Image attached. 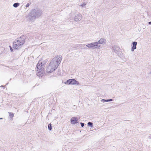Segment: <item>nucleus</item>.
Returning a JSON list of instances; mask_svg holds the SVG:
<instances>
[{
	"instance_id": "1",
	"label": "nucleus",
	"mask_w": 151,
	"mask_h": 151,
	"mask_svg": "<svg viewBox=\"0 0 151 151\" xmlns=\"http://www.w3.org/2000/svg\"><path fill=\"white\" fill-rule=\"evenodd\" d=\"M42 13V10L36 8L33 9L28 15L29 19L31 21H33L36 18L40 17Z\"/></svg>"
},
{
	"instance_id": "2",
	"label": "nucleus",
	"mask_w": 151,
	"mask_h": 151,
	"mask_svg": "<svg viewBox=\"0 0 151 151\" xmlns=\"http://www.w3.org/2000/svg\"><path fill=\"white\" fill-rule=\"evenodd\" d=\"M45 65V63H42V61L40 60L37 64V74L39 77H42L43 76L44 72V68Z\"/></svg>"
},
{
	"instance_id": "3",
	"label": "nucleus",
	"mask_w": 151,
	"mask_h": 151,
	"mask_svg": "<svg viewBox=\"0 0 151 151\" xmlns=\"http://www.w3.org/2000/svg\"><path fill=\"white\" fill-rule=\"evenodd\" d=\"M25 42L24 38L23 37H20L15 40L13 43V47L15 49H19L22 46Z\"/></svg>"
},
{
	"instance_id": "4",
	"label": "nucleus",
	"mask_w": 151,
	"mask_h": 151,
	"mask_svg": "<svg viewBox=\"0 0 151 151\" xmlns=\"http://www.w3.org/2000/svg\"><path fill=\"white\" fill-rule=\"evenodd\" d=\"M61 60V56L58 55L52 59L49 64L52 66L55 69H56L60 63Z\"/></svg>"
},
{
	"instance_id": "5",
	"label": "nucleus",
	"mask_w": 151,
	"mask_h": 151,
	"mask_svg": "<svg viewBox=\"0 0 151 151\" xmlns=\"http://www.w3.org/2000/svg\"><path fill=\"white\" fill-rule=\"evenodd\" d=\"M86 46L89 49H96L97 48H99V47H100V46H98L97 42L90 43L86 45Z\"/></svg>"
},
{
	"instance_id": "6",
	"label": "nucleus",
	"mask_w": 151,
	"mask_h": 151,
	"mask_svg": "<svg viewBox=\"0 0 151 151\" xmlns=\"http://www.w3.org/2000/svg\"><path fill=\"white\" fill-rule=\"evenodd\" d=\"M65 84H67L76 85H78L79 84V83L78 81H76L74 79H70L67 80L65 82Z\"/></svg>"
},
{
	"instance_id": "7",
	"label": "nucleus",
	"mask_w": 151,
	"mask_h": 151,
	"mask_svg": "<svg viewBox=\"0 0 151 151\" xmlns=\"http://www.w3.org/2000/svg\"><path fill=\"white\" fill-rule=\"evenodd\" d=\"M55 69L52 66L49 64L46 68V71L48 73H51L55 70Z\"/></svg>"
},
{
	"instance_id": "8",
	"label": "nucleus",
	"mask_w": 151,
	"mask_h": 151,
	"mask_svg": "<svg viewBox=\"0 0 151 151\" xmlns=\"http://www.w3.org/2000/svg\"><path fill=\"white\" fill-rule=\"evenodd\" d=\"M82 19V15L80 13H78L75 15L74 18V20L76 22H78L81 20Z\"/></svg>"
},
{
	"instance_id": "9",
	"label": "nucleus",
	"mask_w": 151,
	"mask_h": 151,
	"mask_svg": "<svg viewBox=\"0 0 151 151\" xmlns=\"http://www.w3.org/2000/svg\"><path fill=\"white\" fill-rule=\"evenodd\" d=\"M98 45V44L104 45L106 44V40L103 38H101L98 42H97Z\"/></svg>"
},
{
	"instance_id": "10",
	"label": "nucleus",
	"mask_w": 151,
	"mask_h": 151,
	"mask_svg": "<svg viewBox=\"0 0 151 151\" xmlns=\"http://www.w3.org/2000/svg\"><path fill=\"white\" fill-rule=\"evenodd\" d=\"M77 121L78 118L77 117H73L70 119L71 123L73 124H76L78 122Z\"/></svg>"
},
{
	"instance_id": "11",
	"label": "nucleus",
	"mask_w": 151,
	"mask_h": 151,
	"mask_svg": "<svg viewBox=\"0 0 151 151\" xmlns=\"http://www.w3.org/2000/svg\"><path fill=\"white\" fill-rule=\"evenodd\" d=\"M137 44V42H134L132 43L133 46L132 47L131 51H134V50L136 49V46Z\"/></svg>"
},
{
	"instance_id": "12",
	"label": "nucleus",
	"mask_w": 151,
	"mask_h": 151,
	"mask_svg": "<svg viewBox=\"0 0 151 151\" xmlns=\"http://www.w3.org/2000/svg\"><path fill=\"white\" fill-rule=\"evenodd\" d=\"M113 48L114 52L116 53H117L119 50V47L117 46H114Z\"/></svg>"
},
{
	"instance_id": "13",
	"label": "nucleus",
	"mask_w": 151,
	"mask_h": 151,
	"mask_svg": "<svg viewBox=\"0 0 151 151\" xmlns=\"http://www.w3.org/2000/svg\"><path fill=\"white\" fill-rule=\"evenodd\" d=\"M113 101V99H107V100H105L104 99H102L101 100V101L102 102H107L108 101Z\"/></svg>"
},
{
	"instance_id": "14",
	"label": "nucleus",
	"mask_w": 151,
	"mask_h": 151,
	"mask_svg": "<svg viewBox=\"0 0 151 151\" xmlns=\"http://www.w3.org/2000/svg\"><path fill=\"white\" fill-rule=\"evenodd\" d=\"M19 4L18 3H15L13 4V6L15 8H17L19 6Z\"/></svg>"
},
{
	"instance_id": "15",
	"label": "nucleus",
	"mask_w": 151,
	"mask_h": 151,
	"mask_svg": "<svg viewBox=\"0 0 151 151\" xmlns=\"http://www.w3.org/2000/svg\"><path fill=\"white\" fill-rule=\"evenodd\" d=\"M9 116L11 118H12L14 116V114L13 113H10L9 112Z\"/></svg>"
},
{
	"instance_id": "16",
	"label": "nucleus",
	"mask_w": 151,
	"mask_h": 151,
	"mask_svg": "<svg viewBox=\"0 0 151 151\" xmlns=\"http://www.w3.org/2000/svg\"><path fill=\"white\" fill-rule=\"evenodd\" d=\"M48 129L49 130H52V126L51 124H49L48 125Z\"/></svg>"
},
{
	"instance_id": "17",
	"label": "nucleus",
	"mask_w": 151,
	"mask_h": 151,
	"mask_svg": "<svg viewBox=\"0 0 151 151\" xmlns=\"http://www.w3.org/2000/svg\"><path fill=\"white\" fill-rule=\"evenodd\" d=\"M88 126H90L91 127H93V123L91 122H88Z\"/></svg>"
},
{
	"instance_id": "18",
	"label": "nucleus",
	"mask_w": 151,
	"mask_h": 151,
	"mask_svg": "<svg viewBox=\"0 0 151 151\" xmlns=\"http://www.w3.org/2000/svg\"><path fill=\"white\" fill-rule=\"evenodd\" d=\"M86 3L85 2H84L83 4H82L81 5H80V6H81L82 7H84L86 5Z\"/></svg>"
},
{
	"instance_id": "19",
	"label": "nucleus",
	"mask_w": 151,
	"mask_h": 151,
	"mask_svg": "<svg viewBox=\"0 0 151 151\" xmlns=\"http://www.w3.org/2000/svg\"><path fill=\"white\" fill-rule=\"evenodd\" d=\"M30 4H31L30 3H27L26 4V7H28L30 5Z\"/></svg>"
},
{
	"instance_id": "20",
	"label": "nucleus",
	"mask_w": 151,
	"mask_h": 151,
	"mask_svg": "<svg viewBox=\"0 0 151 151\" xmlns=\"http://www.w3.org/2000/svg\"><path fill=\"white\" fill-rule=\"evenodd\" d=\"M80 124L82 127H83L84 126V123L81 122L80 123Z\"/></svg>"
},
{
	"instance_id": "21",
	"label": "nucleus",
	"mask_w": 151,
	"mask_h": 151,
	"mask_svg": "<svg viewBox=\"0 0 151 151\" xmlns=\"http://www.w3.org/2000/svg\"><path fill=\"white\" fill-rule=\"evenodd\" d=\"M9 47H10V50L11 51V52H13V50L12 48V47H11V46H9Z\"/></svg>"
},
{
	"instance_id": "22",
	"label": "nucleus",
	"mask_w": 151,
	"mask_h": 151,
	"mask_svg": "<svg viewBox=\"0 0 151 151\" xmlns=\"http://www.w3.org/2000/svg\"><path fill=\"white\" fill-rule=\"evenodd\" d=\"M148 24H149V25H150L151 24V22H148Z\"/></svg>"
},
{
	"instance_id": "23",
	"label": "nucleus",
	"mask_w": 151,
	"mask_h": 151,
	"mask_svg": "<svg viewBox=\"0 0 151 151\" xmlns=\"http://www.w3.org/2000/svg\"><path fill=\"white\" fill-rule=\"evenodd\" d=\"M1 87H4V88H5V86H3V85H2L1 86Z\"/></svg>"
},
{
	"instance_id": "24",
	"label": "nucleus",
	"mask_w": 151,
	"mask_h": 151,
	"mask_svg": "<svg viewBox=\"0 0 151 151\" xmlns=\"http://www.w3.org/2000/svg\"><path fill=\"white\" fill-rule=\"evenodd\" d=\"M3 119V118H0V119Z\"/></svg>"
},
{
	"instance_id": "25",
	"label": "nucleus",
	"mask_w": 151,
	"mask_h": 151,
	"mask_svg": "<svg viewBox=\"0 0 151 151\" xmlns=\"http://www.w3.org/2000/svg\"><path fill=\"white\" fill-rule=\"evenodd\" d=\"M8 84V83H7L6 84V85H7Z\"/></svg>"
},
{
	"instance_id": "26",
	"label": "nucleus",
	"mask_w": 151,
	"mask_h": 151,
	"mask_svg": "<svg viewBox=\"0 0 151 151\" xmlns=\"http://www.w3.org/2000/svg\"><path fill=\"white\" fill-rule=\"evenodd\" d=\"M145 27H144V28H143V29H144L145 28Z\"/></svg>"
},
{
	"instance_id": "27",
	"label": "nucleus",
	"mask_w": 151,
	"mask_h": 151,
	"mask_svg": "<svg viewBox=\"0 0 151 151\" xmlns=\"http://www.w3.org/2000/svg\"><path fill=\"white\" fill-rule=\"evenodd\" d=\"M145 27H144V28H143V29H144L145 28Z\"/></svg>"
}]
</instances>
